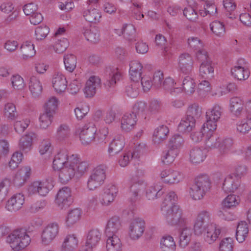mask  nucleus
Wrapping results in <instances>:
<instances>
[{
	"label": "nucleus",
	"mask_w": 251,
	"mask_h": 251,
	"mask_svg": "<svg viewBox=\"0 0 251 251\" xmlns=\"http://www.w3.org/2000/svg\"><path fill=\"white\" fill-rule=\"evenodd\" d=\"M240 185V180L235 176L229 175L224 180L223 190L226 193L235 192Z\"/></svg>",
	"instance_id": "obj_15"
},
{
	"label": "nucleus",
	"mask_w": 251,
	"mask_h": 251,
	"mask_svg": "<svg viewBox=\"0 0 251 251\" xmlns=\"http://www.w3.org/2000/svg\"><path fill=\"white\" fill-rule=\"evenodd\" d=\"M100 79L96 76H91L87 81L84 93L86 97L91 98L93 97L96 93L97 88L100 86Z\"/></svg>",
	"instance_id": "obj_14"
},
{
	"label": "nucleus",
	"mask_w": 251,
	"mask_h": 251,
	"mask_svg": "<svg viewBox=\"0 0 251 251\" xmlns=\"http://www.w3.org/2000/svg\"><path fill=\"white\" fill-rule=\"evenodd\" d=\"M6 241L13 250L20 251L26 248L31 239L25 229L14 230L6 238Z\"/></svg>",
	"instance_id": "obj_3"
},
{
	"label": "nucleus",
	"mask_w": 251,
	"mask_h": 251,
	"mask_svg": "<svg viewBox=\"0 0 251 251\" xmlns=\"http://www.w3.org/2000/svg\"><path fill=\"white\" fill-rule=\"evenodd\" d=\"M183 15L190 21L196 22L198 18V14L195 9L191 6L185 7L183 10Z\"/></svg>",
	"instance_id": "obj_63"
},
{
	"label": "nucleus",
	"mask_w": 251,
	"mask_h": 251,
	"mask_svg": "<svg viewBox=\"0 0 251 251\" xmlns=\"http://www.w3.org/2000/svg\"><path fill=\"white\" fill-rule=\"evenodd\" d=\"M145 184L142 178L137 175L133 176L130 180V189H132L134 187L135 191L140 192L141 190L145 188Z\"/></svg>",
	"instance_id": "obj_53"
},
{
	"label": "nucleus",
	"mask_w": 251,
	"mask_h": 251,
	"mask_svg": "<svg viewBox=\"0 0 251 251\" xmlns=\"http://www.w3.org/2000/svg\"><path fill=\"white\" fill-rule=\"evenodd\" d=\"M191 228L187 227L182 228L179 232V244L181 248H185L190 243L192 236Z\"/></svg>",
	"instance_id": "obj_32"
},
{
	"label": "nucleus",
	"mask_w": 251,
	"mask_h": 251,
	"mask_svg": "<svg viewBox=\"0 0 251 251\" xmlns=\"http://www.w3.org/2000/svg\"><path fill=\"white\" fill-rule=\"evenodd\" d=\"M105 177V167L103 166H98L93 170L88 179V188L93 190L99 187L103 184Z\"/></svg>",
	"instance_id": "obj_4"
},
{
	"label": "nucleus",
	"mask_w": 251,
	"mask_h": 251,
	"mask_svg": "<svg viewBox=\"0 0 251 251\" xmlns=\"http://www.w3.org/2000/svg\"><path fill=\"white\" fill-rule=\"evenodd\" d=\"M53 114L45 111L39 117L40 127L43 129H46L51 123Z\"/></svg>",
	"instance_id": "obj_52"
},
{
	"label": "nucleus",
	"mask_w": 251,
	"mask_h": 251,
	"mask_svg": "<svg viewBox=\"0 0 251 251\" xmlns=\"http://www.w3.org/2000/svg\"><path fill=\"white\" fill-rule=\"evenodd\" d=\"M205 157L204 151L200 148H194L190 151V160L193 163H200L203 161Z\"/></svg>",
	"instance_id": "obj_34"
},
{
	"label": "nucleus",
	"mask_w": 251,
	"mask_h": 251,
	"mask_svg": "<svg viewBox=\"0 0 251 251\" xmlns=\"http://www.w3.org/2000/svg\"><path fill=\"white\" fill-rule=\"evenodd\" d=\"M201 114V110L199 108V105L194 103L190 105L186 112V116L196 120L198 118Z\"/></svg>",
	"instance_id": "obj_57"
},
{
	"label": "nucleus",
	"mask_w": 251,
	"mask_h": 251,
	"mask_svg": "<svg viewBox=\"0 0 251 251\" xmlns=\"http://www.w3.org/2000/svg\"><path fill=\"white\" fill-rule=\"evenodd\" d=\"M77 244L78 240L74 235H67L62 243L61 251H73Z\"/></svg>",
	"instance_id": "obj_29"
},
{
	"label": "nucleus",
	"mask_w": 251,
	"mask_h": 251,
	"mask_svg": "<svg viewBox=\"0 0 251 251\" xmlns=\"http://www.w3.org/2000/svg\"><path fill=\"white\" fill-rule=\"evenodd\" d=\"M52 83L53 87L58 93L64 92L67 87L66 78L62 74L55 75L52 78Z\"/></svg>",
	"instance_id": "obj_20"
},
{
	"label": "nucleus",
	"mask_w": 251,
	"mask_h": 251,
	"mask_svg": "<svg viewBox=\"0 0 251 251\" xmlns=\"http://www.w3.org/2000/svg\"><path fill=\"white\" fill-rule=\"evenodd\" d=\"M103 191L100 202L102 205L107 206L114 201L118 189L114 185L109 184L105 187Z\"/></svg>",
	"instance_id": "obj_12"
},
{
	"label": "nucleus",
	"mask_w": 251,
	"mask_h": 251,
	"mask_svg": "<svg viewBox=\"0 0 251 251\" xmlns=\"http://www.w3.org/2000/svg\"><path fill=\"white\" fill-rule=\"evenodd\" d=\"M58 104V99L55 97H51L45 104L44 108L45 111L54 114L55 110L57 108Z\"/></svg>",
	"instance_id": "obj_58"
},
{
	"label": "nucleus",
	"mask_w": 251,
	"mask_h": 251,
	"mask_svg": "<svg viewBox=\"0 0 251 251\" xmlns=\"http://www.w3.org/2000/svg\"><path fill=\"white\" fill-rule=\"evenodd\" d=\"M64 62L66 69L72 72L76 67V58L73 54H67L64 56Z\"/></svg>",
	"instance_id": "obj_48"
},
{
	"label": "nucleus",
	"mask_w": 251,
	"mask_h": 251,
	"mask_svg": "<svg viewBox=\"0 0 251 251\" xmlns=\"http://www.w3.org/2000/svg\"><path fill=\"white\" fill-rule=\"evenodd\" d=\"M86 39L93 43H96L100 40V34L98 29L91 26H83L81 30Z\"/></svg>",
	"instance_id": "obj_21"
},
{
	"label": "nucleus",
	"mask_w": 251,
	"mask_h": 251,
	"mask_svg": "<svg viewBox=\"0 0 251 251\" xmlns=\"http://www.w3.org/2000/svg\"><path fill=\"white\" fill-rule=\"evenodd\" d=\"M29 91L34 97L39 96L42 92V85L38 78L35 76H32L28 84Z\"/></svg>",
	"instance_id": "obj_26"
},
{
	"label": "nucleus",
	"mask_w": 251,
	"mask_h": 251,
	"mask_svg": "<svg viewBox=\"0 0 251 251\" xmlns=\"http://www.w3.org/2000/svg\"><path fill=\"white\" fill-rule=\"evenodd\" d=\"M160 176L163 182L168 184H174L179 181V172L171 169H165L161 172Z\"/></svg>",
	"instance_id": "obj_16"
},
{
	"label": "nucleus",
	"mask_w": 251,
	"mask_h": 251,
	"mask_svg": "<svg viewBox=\"0 0 251 251\" xmlns=\"http://www.w3.org/2000/svg\"><path fill=\"white\" fill-rule=\"evenodd\" d=\"M20 49L23 52L22 58L24 60H27L35 54L34 45L30 42H25L23 43Z\"/></svg>",
	"instance_id": "obj_37"
},
{
	"label": "nucleus",
	"mask_w": 251,
	"mask_h": 251,
	"mask_svg": "<svg viewBox=\"0 0 251 251\" xmlns=\"http://www.w3.org/2000/svg\"><path fill=\"white\" fill-rule=\"evenodd\" d=\"M210 29L216 36H221L225 32V25L223 23L218 21H215L210 24Z\"/></svg>",
	"instance_id": "obj_51"
},
{
	"label": "nucleus",
	"mask_w": 251,
	"mask_h": 251,
	"mask_svg": "<svg viewBox=\"0 0 251 251\" xmlns=\"http://www.w3.org/2000/svg\"><path fill=\"white\" fill-rule=\"evenodd\" d=\"M108 239L106 241L107 251H121L122 244L120 239L116 235H106Z\"/></svg>",
	"instance_id": "obj_30"
},
{
	"label": "nucleus",
	"mask_w": 251,
	"mask_h": 251,
	"mask_svg": "<svg viewBox=\"0 0 251 251\" xmlns=\"http://www.w3.org/2000/svg\"><path fill=\"white\" fill-rule=\"evenodd\" d=\"M59 226L56 223H51L47 226L42 234V242L45 245L49 244L58 233Z\"/></svg>",
	"instance_id": "obj_8"
},
{
	"label": "nucleus",
	"mask_w": 251,
	"mask_h": 251,
	"mask_svg": "<svg viewBox=\"0 0 251 251\" xmlns=\"http://www.w3.org/2000/svg\"><path fill=\"white\" fill-rule=\"evenodd\" d=\"M25 201V198L21 193L14 195L6 204L7 210L11 212H15L20 209Z\"/></svg>",
	"instance_id": "obj_17"
},
{
	"label": "nucleus",
	"mask_w": 251,
	"mask_h": 251,
	"mask_svg": "<svg viewBox=\"0 0 251 251\" xmlns=\"http://www.w3.org/2000/svg\"><path fill=\"white\" fill-rule=\"evenodd\" d=\"M219 251H233V241L228 237L222 239L219 244Z\"/></svg>",
	"instance_id": "obj_59"
},
{
	"label": "nucleus",
	"mask_w": 251,
	"mask_h": 251,
	"mask_svg": "<svg viewBox=\"0 0 251 251\" xmlns=\"http://www.w3.org/2000/svg\"><path fill=\"white\" fill-rule=\"evenodd\" d=\"M169 130L166 126L161 125L157 127L153 135V141L155 144H159L166 140Z\"/></svg>",
	"instance_id": "obj_27"
},
{
	"label": "nucleus",
	"mask_w": 251,
	"mask_h": 251,
	"mask_svg": "<svg viewBox=\"0 0 251 251\" xmlns=\"http://www.w3.org/2000/svg\"><path fill=\"white\" fill-rule=\"evenodd\" d=\"M88 166L86 161H82L76 154H73L68 164L58 170L59 178L62 183H66L75 176L80 177L87 171Z\"/></svg>",
	"instance_id": "obj_1"
},
{
	"label": "nucleus",
	"mask_w": 251,
	"mask_h": 251,
	"mask_svg": "<svg viewBox=\"0 0 251 251\" xmlns=\"http://www.w3.org/2000/svg\"><path fill=\"white\" fill-rule=\"evenodd\" d=\"M240 123L237 125V129L242 133H247L251 129V117L243 116Z\"/></svg>",
	"instance_id": "obj_43"
},
{
	"label": "nucleus",
	"mask_w": 251,
	"mask_h": 251,
	"mask_svg": "<svg viewBox=\"0 0 251 251\" xmlns=\"http://www.w3.org/2000/svg\"><path fill=\"white\" fill-rule=\"evenodd\" d=\"M224 6L226 9V15L229 19H235L236 15L234 13L236 4L233 0H224Z\"/></svg>",
	"instance_id": "obj_45"
},
{
	"label": "nucleus",
	"mask_w": 251,
	"mask_h": 251,
	"mask_svg": "<svg viewBox=\"0 0 251 251\" xmlns=\"http://www.w3.org/2000/svg\"><path fill=\"white\" fill-rule=\"evenodd\" d=\"M135 115L131 112L126 113L122 118L121 121V127L126 131L131 130L136 123Z\"/></svg>",
	"instance_id": "obj_24"
},
{
	"label": "nucleus",
	"mask_w": 251,
	"mask_h": 251,
	"mask_svg": "<svg viewBox=\"0 0 251 251\" xmlns=\"http://www.w3.org/2000/svg\"><path fill=\"white\" fill-rule=\"evenodd\" d=\"M71 189L64 187L57 193L55 202L61 209L67 208L71 203Z\"/></svg>",
	"instance_id": "obj_10"
},
{
	"label": "nucleus",
	"mask_w": 251,
	"mask_h": 251,
	"mask_svg": "<svg viewBox=\"0 0 251 251\" xmlns=\"http://www.w3.org/2000/svg\"><path fill=\"white\" fill-rule=\"evenodd\" d=\"M125 146L124 138L120 135L114 138L110 144L108 151L110 155L113 156L121 151Z\"/></svg>",
	"instance_id": "obj_23"
},
{
	"label": "nucleus",
	"mask_w": 251,
	"mask_h": 251,
	"mask_svg": "<svg viewBox=\"0 0 251 251\" xmlns=\"http://www.w3.org/2000/svg\"><path fill=\"white\" fill-rule=\"evenodd\" d=\"M161 210L169 224L182 226L186 224V219L182 216V210L175 203H166L162 206Z\"/></svg>",
	"instance_id": "obj_2"
},
{
	"label": "nucleus",
	"mask_w": 251,
	"mask_h": 251,
	"mask_svg": "<svg viewBox=\"0 0 251 251\" xmlns=\"http://www.w3.org/2000/svg\"><path fill=\"white\" fill-rule=\"evenodd\" d=\"M70 132V128L67 125H61L57 129L56 138L59 141L64 140L69 137Z\"/></svg>",
	"instance_id": "obj_49"
},
{
	"label": "nucleus",
	"mask_w": 251,
	"mask_h": 251,
	"mask_svg": "<svg viewBox=\"0 0 251 251\" xmlns=\"http://www.w3.org/2000/svg\"><path fill=\"white\" fill-rule=\"evenodd\" d=\"M249 232L247 224L245 222H241L237 226L236 232V239L242 243L245 241Z\"/></svg>",
	"instance_id": "obj_36"
},
{
	"label": "nucleus",
	"mask_w": 251,
	"mask_h": 251,
	"mask_svg": "<svg viewBox=\"0 0 251 251\" xmlns=\"http://www.w3.org/2000/svg\"><path fill=\"white\" fill-rule=\"evenodd\" d=\"M66 150L60 151L54 157L53 161L54 170H59L63 168L69 161L70 157Z\"/></svg>",
	"instance_id": "obj_19"
},
{
	"label": "nucleus",
	"mask_w": 251,
	"mask_h": 251,
	"mask_svg": "<svg viewBox=\"0 0 251 251\" xmlns=\"http://www.w3.org/2000/svg\"><path fill=\"white\" fill-rule=\"evenodd\" d=\"M4 113L5 116L11 120H14L18 116L15 105L12 103H7L5 105Z\"/></svg>",
	"instance_id": "obj_56"
},
{
	"label": "nucleus",
	"mask_w": 251,
	"mask_h": 251,
	"mask_svg": "<svg viewBox=\"0 0 251 251\" xmlns=\"http://www.w3.org/2000/svg\"><path fill=\"white\" fill-rule=\"evenodd\" d=\"M184 140L182 136L179 134H176L170 139L168 146L172 148H176L178 150L179 148L182 146Z\"/></svg>",
	"instance_id": "obj_62"
},
{
	"label": "nucleus",
	"mask_w": 251,
	"mask_h": 251,
	"mask_svg": "<svg viewBox=\"0 0 251 251\" xmlns=\"http://www.w3.org/2000/svg\"><path fill=\"white\" fill-rule=\"evenodd\" d=\"M12 87L17 90H22L25 84L23 78L19 75H13L11 78Z\"/></svg>",
	"instance_id": "obj_60"
},
{
	"label": "nucleus",
	"mask_w": 251,
	"mask_h": 251,
	"mask_svg": "<svg viewBox=\"0 0 251 251\" xmlns=\"http://www.w3.org/2000/svg\"><path fill=\"white\" fill-rule=\"evenodd\" d=\"M121 74L117 70L110 74L109 78L104 83L106 89L108 90L111 87H113L116 84L117 81L119 80Z\"/></svg>",
	"instance_id": "obj_54"
},
{
	"label": "nucleus",
	"mask_w": 251,
	"mask_h": 251,
	"mask_svg": "<svg viewBox=\"0 0 251 251\" xmlns=\"http://www.w3.org/2000/svg\"><path fill=\"white\" fill-rule=\"evenodd\" d=\"M145 228V221L139 218H135L131 222L129 234L134 240L139 239L143 234Z\"/></svg>",
	"instance_id": "obj_7"
},
{
	"label": "nucleus",
	"mask_w": 251,
	"mask_h": 251,
	"mask_svg": "<svg viewBox=\"0 0 251 251\" xmlns=\"http://www.w3.org/2000/svg\"><path fill=\"white\" fill-rule=\"evenodd\" d=\"M183 90L188 94H191L195 91L196 83L194 80L189 76L186 77L183 81Z\"/></svg>",
	"instance_id": "obj_50"
},
{
	"label": "nucleus",
	"mask_w": 251,
	"mask_h": 251,
	"mask_svg": "<svg viewBox=\"0 0 251 251\" xmlns=\"http://www.w3.org/2000/svg\"><path fill=\"white\" fill-rule=\"evenodd\" d=\"M31 169L28 166L23 167L15 175L14 183L17 186L23 185L29 178Z\"/></svg>",
	"instance_id": "obj_18"
},
{
	"label": "nucleus",
	"mask_w": 251,
	"mask_h": 251,
	"mask_svg": "<svg viewBox=\"0 0 251 251\" xmlns=\"http://www.w3.org/2000/svg\"><path fill=\"white\" fill-rule=\"evenodd\" d=\"M232 75L239 80H245L250 75V71L247 68L241 66H236L231 69Z\"/></svg>",
	"instance_id": "obj_33"
},
{
	"label": "nucleus",
	"mask_w": 251,
	"mask_h": 251,
	"mask_svg": "<svg viewBox=\"0 0 251 251\" xmlns=\"http://www.w3.org/2000/svg\"><path fill=\"white\" fill-rule=\"evenodd\" d=\"M35 135L30 133L23 136L20 139L19 146L20 149L25 152L30 151L32 144V140Z\"/></svg>",
	"instance_id": "obj_35"
},
{
	"label": "nucleus",
	"mask_w": 251,
	"mask_h": 251,
	"mask_svg": "<svg viewBox=\"0 0 251 251\" xmlns=\"http://www.w3.org/2000/svg\"><path fill=\"white\" fill-rule=\"evenodd\" d=\"M83 16L86 21L96 24L100 22L101 18V13L100 10L95 8L87 9L83 11Z\"/></svg>",
	"instance_id": "obj_22"
},
{
	"label": "nucleus",
	"mask_w": 251,
	"mask_h": 251,
	"mask_svg": "<svg viewBox=\"0 0 251 251\" xmlns=\"http://www.w3.org/2000/svg\"><path fill=\"white\" fill-rule=\"evenodd\" d=\"M221 233L220 227L214 223L207 225L206 231L203 234L204 239L209 244L213 243Z\"/></svg>",
	"instance_id": "obj_11"
},
{
	"label": "nucleus",
	"mask_w": 251,
	"mask_h": 251,
	"mask_svg": "<svg viewBox=\"0 0 251 251\" xmlns=\"http://www.w3.org/2000/svg\"><path fill=\"white\" fill-rule=\"evenodd\" d=\"M193 59L188 53H183L179 56L178 63V68L182 73L190 74L193 70Z\"/></svg>",
	"instance_id": "obj_9"
},
{
	"label": "nucleus",
	"mask_w": 251,
	"mask_h": 251,
	"mask_svg": "<svg viewBox=\"0 0 251 251\" xmlns=\"http://www.w3.org/2000/svg\"><path fill=\"white\" fill-rule=\"evenodd\" d=\"M161 248L163 251H174L176 244L171 236H164L161 241Z\"/></svg>",
	"instance_id": "obj_42"
},
{
	"label": "nucleus",
	"mask_w": 251,
	"mask_h": 251,
	"mask_svg": "<svg viewBox=\"0 0 251 251\" xmlns=\"http://www.w3.org/2000/svg\"><path fill=\"white\" fill-rule=\"evenodd\" d=\"M96 131V127L93 123H89L84 126L79 133L81 143L84 145L91 143L95 138Z\"/></svg>",
	"instance_id": "obj_6"
},
{
	"label": "nucleus",
	"mask_w": 251,
	"mask_h": 251,
	"mask_svg": "<svg viewBox=\"0 0 251 251\" xmlns=\"http://www.w3.org/2000/svg\"><path fill=\"white\" fill-rule=\"evenodd\" d=\"M239 202L240 199L238 196L229 195L223 201L222 204L224 207L229 208L237 206Z\"/></svg>",
	"instance_id": "obj_55"
},
{
	"label": "nucleus",
	"mask_w": 251,
	"mask_h": 251,
	"mask_svg": "<svg viewBox=\"0 0 251 251\" xmlns=\"http://www.w3.org/2000/svg\"><path fill=\"white\" fill-rule=\"evenodd\" d=\"M233 145V140L231 138H221L218 150L222 155L227 153L231 149Z\"/></svg>",
	"instance_id": "obj_44"
},
{
	"label": "nucleus",
	"mask_w": 251,
	"mask_h": 251,
	"mask_svg": "<svg viewBox=\"0 0 251 251\" xmlns=\"http://www.w3.org/2000/svg\"><path fill=\"white\" fill-rule=\"evenodd\" d=\"M81 210L79 208H75L68 214L66 224L68 226H71L77 223L81 217Z\"/></svg>",
	"instance_id": "obj_38"
},
{
	"label": "nucleus",
	"mask_w": 251,
	"mask_h": 251,
	"mask_svg": "<svg viewBox=\"0 0 251 251\" xmlns=\"http://www.w3.org/2000/svg\"><path fill=\"white\" fill-rule=\"evenodd\" d=\"M230 109L231 113L235 116L242 117L245 113L244 101L237 97L231 98L230 100Z\"/></svg>",
	"instance_id": "obj_13"
},
{
	"label": "nucleus",
	"mask_w": 251,
	"mask_h": 251,
	"mask_svg": "<svg viewBox=\"0 0 251 251\" xmlns=\"http://www.w3.org/2000/svg\"><path fill=\"white\" fill-rule=\"evenodd\" d=\"M122 34L129 41H133L135 34V28L131 24H125L122 29Z\"/></svg>",
	"instance_id": "obj_46"
},
{
	"label": "nucleus",
	"mask_w": 251,
	"mask_h": 251,
	"mask_svg": "<svg viewBox=\"0 0 251 251\" xmlns=\"http://www.w3.org/2000/svg\"><path fill=\"white\" fill-rule=\"evenodd\" d=\"M121 227L120 219L118 217H112L108 222L105 229L106 235H113L118 231Z\"/></svg>",
	"instance_id": "obj_28"
},
{
	"label": "nucleus",
	"mask_w": 251,
	"mask_h": 251,
	"mask_svg": "<svg viewBox=\"0 0 251 251\" xmlns=\"http://www.w3.org/2000/svg\"><path fill=\"white\" fill-rule=\"evenodd\" d=\"M196 120L186 116L181 120L178 126V130L182 132H189L195 127Z\"/></svg>",
	"instance_id": "obj_31"
},
{
	"label": "nucleus",
	"mask_w": 251,
	"mask_h": 251,
	"mask_svg": "<svg viewBox=\"0 0 251 251\" xmlns=\"http://www.w3.org/2000/svg\"><path fill=\"white\" fill-rule=\"evenodd\" d=\"M214 68L211 66V61L201 63L200 67V75L204 78L207 79L213 76Z\"/></svg>",
	"instance_id": "obj_39"
},
{
	"label": "nucleus",
	"mask_w": 251,
	"mask_h": 251,
	"mask_svg": "<svg viewBox=\"0 0 251 251\" xmlns=\"http://www.w3.org/2000/svg\"><path fill=\"white\" fill-rule=\"evenodd\" d=\"M146 109V103L143 101H139L134 104L131 113L135 115L136 117L137 115L144 116Z\"/></svg>",
	"instance_id": "obj_61"
},
{
	"label": "nucleus",
	"mask_w": 251,
	"mask_h": 251,
	"mask_svg": "<svg viewBox=\"0 0 251 251\" xmlns=\"http://www.w3.org/2000/svg\"><path fill=\"white\" fill-rule=\"evenodd\" d=\"M178 153V150L176 148L169 147V150L164 152L162 157V161L164 164H169L172 163Z\"/></svg>",
	"instance_id": "obj_40"
},
{
	"label": "nucleus",
	"mask_w": 251,
	"mask_h": 251,
	"mask_svg": "<svg viewBox=\"0 0 251 251\" xmlns=\"http://www.w3.org/2000/svg\"><path fill=\"white\" fill-rule=\"evenodd\" d=\"M101 234L97 229L90 230L87 236L86 246L89 248L96 246L101 239Z\"/></svg>",
	"instance_id": "obj_25"
},
{
	"label": "nucleus",
	"mask_w": 251,
	"mask_h": 251,
	"mask_svg": "<svg viewBox=\"0 0 251 251\" xmlns=\"http://www.w3.org/2000/svg\"><path fill=\"white\" fill-rule=\"evenodd\" d=\"M222 113V107L218 104H215L212 108L208 110L206 113V118L212 120H219Z\"/></svg>",
	"instance_id": "obj_47"
},
{
	"label": "nucleus",
	"mask_w": 251,
	"mask_h": 251,
	"mask_svg": "<svg viewBox=\"0 0 251 251\" xmlns=\"http://www.w3.org/2000/svg\"><path fill=\"white\" fill-rule=\"evenodd\" d=\"M195 185L199 188L207 191L210 186L209 178L207 175H201L195 179Z\"/></svg>",
	"instance_id": "obj_41"
},
{
	"label": "nucleus",
	"mask_w": 251,
	"mask_h": 251,
	"mask_svg": "<svg viewBox=\"0 0 251 251\" xmlns=\"http://www.w3.org/2000/svg\"><path fill=\"white\" fill-rule=\"evenodd\" d=\"M69 46V42L66 38H63L58 40L54 46L55 52L61 53L63 52Z\"/></svg>",
	"instance_id": "obj_64"
},
{
	"label": "nucleus",
	"mask_w": 251,
	"mask_h": 251,
	"mask_svg": "<svg viewBox=\"0 0 251 251\" xmlns=\"http://www.w3.org/2000/svg\"><path fill=\"white\" fill-rule=\"evenodd\" d=\"M52 187V184L48 180L36 181L29 186L28 191L30 194H38L44 196H46Z\"/></svg>",
	"instance_id": "obj_5"
}]
</instances>
